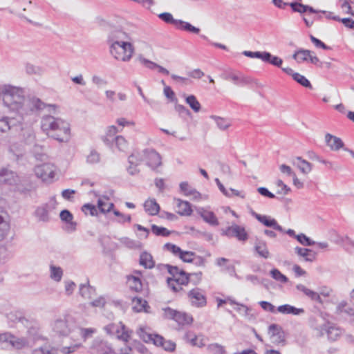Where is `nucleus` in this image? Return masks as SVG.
I'll return each instance as SVG.
<instances>
[{
  "label": "nucleus",
  "mask_w": 354,
  "mask_h": 354,
  "mask_svg": "<svg viewBox=\"0 0 354 354\" xmlns=\"http://www.w3.org/2000/svg\"><path fill=\"white\" fill-rule=\"evenodd\" d=\"M140 264L145 268L151 269L154 266V261L151 254L143 252L140 256Z\"/></svg>",
  "instance_id": "nucleus-35"
},
{
  "label": "nucleus",
  "mask_w": 354,
  "mask_h": 354,
  "mask_svg": "<svg viewBox=\"0 0 354 354\" xmlns=\"http://www.w3.org/2000/svg\"><path fill=\"white\" fill-rule=\"evenodd\" d=\"M270 275L275 280L282 282L286 283L288 281V278L283 274L278 269L274 268L270 271Z\"/></svg>",
  "instance_id": "nucleus-59"
},
{
  "label": "nucleus",
  "mask_w": 354,
  "mask_h": 354,
  "mask_svg": "<svg viewBox=\"0 0 354 354\" xmlns=\"http://www.w3.org/2000/svg\"><path fill=\"white\" fill-rule=\"evenodd\" d=\"M293 79L301 86L306 88H312V85L310 82L304 75L298 73H296L295 74L293 75Z\"/></svg>",
  "instance_id": "nucleus-53"
},
{
  "label": "nucleus",
  "mask_w": 354,
  "mask_h": 354,
  "mask_svg": "<svg viewBox=\"0 0 354 354\" xmlns=\"http://www.w3.org/2000/svg\"><path fill=\"white\" fill-rule=\"evenodd\" d=\"M125 43L130 46L129 51H126V49L124 50V46H122V45L120 44L118 48L115 47L116 54H111L116 60L127 62L132 58L135 48L131 43V40L127 41Z\"/></svg>",
  "instance_id": "nucleus-10"
},
{
  "label": "nucleus",
  "mask_w": 354,
  "mask_h": 354,
  "mask_svg": "<svg viewBox=\"0 0 354 354\" xmlns=\"http://www.w3.org/2000/svg\"><path fill=\"white\" fill-rule=\"evenodd\" d=\"M310 53L311 51L310 50L299 49L295 51L292 55V58L295 59L298 63H301L302 62H308Z\"/></svg>",
  "instance_id": "nucleus-40"
},
{
  "label": "nucleus",
  "mask_w": 354,
  "mask_h": 354,
  "mask_svg": "<svg viewBox=\"0 0 354 354\" xmlns=\"http://www.w3.org/2000/svg\"><path fill=\"white\" fill-rule=\"evenodd\" d=\"M195 257L196 254L194 252L182 250L178 257L184 262L192 263L194 261Z\"/></svg>",
  "instance_id": "nucleus-54"
},
{
  "label": "nucleus",
  "mask_w": 354,
  "mask_h": 354,
  "mask_svg": "<svg viewBox=\"0 0 354 354\" xmlns=\"http://www.w3.org/2000/svg\"><path fill=\"white\" fill-rule=\"evenodd\" d=\"M254 250L262 258L268 259L270 257V252L265 241L257 239L254 243Z\"/></svg>",
  "instance_id": "nucleus-21"
},
{
  "label": "nucleus",
  "mask_w": 354,
  "mask_h": 354,
  "mask_svg": "<svg viewBox=\"0 0 354 354\" xmlns=\"http://www.w3.org/2000/svg\"><path fill=\"white\" fill-rule=\"evenodd\" d=\"M137 59L140 64L149 69L153 70L158 66L156 63L145 58L142 55H140Z\"/></svg>",
  "instance_id": "nucleus-58"
},
{
  "label": "nucleus",
  "mask_w": 354,
  "mask_h": 354,
  "mask_svg": "<svg viewBox=\"0 0 354 354\" xmlns=\"http://www.w3.org/2000/svg\"><path fill=\"white\" fill-rule=\"evenodd\" d=\"M251 214L265 226L272 227V229L280 232H283V227L277 223L274 218H272L270 216L266 215L257 214L253 210L251 211Z\"/></svg>",
  "instance_id": "nucleus-15"
},
{
  "label": "nucleus",
  "mask_w": 354,
  "mask_h": 354,
  "mask_svg": "<svg viewBox=\"0 0 354 354\" xmlns=\"http://www.w3.org/2000/svg\"><path fill=\"white\" fill-rule=\"evenodd\" d=\"M3 208L0 207V241L4 239L10 231V224L3 216Z\"/></svg>",
  "instance_id": "nucleus-29"
},
{
  "label": "nucleus",
  "mask_w": 354,
  "mask_h": 354,
  "mask_svg": "<svg viewBox=\"0 0 354 354\" xmlns=\"http://www.w3.org/2000/svg\"><path fill=\"white\" fill-rule=\"evenodd\" d=\"M132 302L133 304V309L136 312H138V313L142 312V311H144L146 313L149 312V310L150 308V306L148 305L147 301L145 299H142L141 297H136L133 298Z\"/></svg>",
  "instance_id": "nucleus-27"
},
{
  "label": "nucleus",
  "mask_w": 354,
  "mask_h": 354,
  "mask_svg": "<svg viewBox=\"0 0 354 354\" xmlns=\"http://www.w3.org/2000/svg\"><path fill=\"white\" fill-rule=\"evenodd\" d=\"M32 153L36 159L39 160H43L44 157L46 156V154L43 150V147L39 145H35L33 147Z\"/></svg>",
  "instance_id": "nucleus-63"
},
{
  "label": "nucleus",
  "mask_w": 354,
  "mask_h": 354,
  "mask_svg": "<svg viewBox=\"0 0 354 354\" xmlns=\"http://www.w3.org/2000/svg\"><path fill=\"white\" fill-rule=\"evenodd\" d=\"M222 77L225 80L232 81L234 84L236 86H247L250 84H255L260 86L257 80L252 79L249 76L242 75L241 73L229 72L222 75Z\"/></svg>",
  "instance_id": "nucleus-7"
},
{
  "label": "nucleus",
  "mask_w": 354,
  "mask_h": 354,
  "mask_svg": "<svg viewBox=\"0 0 354 354\" xmlns=\"http://www.w3.org/2000/svg\"><path fill=\"white\" fill-rule=\"evenodd\" d=\"M188 297L192 304L196 307L201 308L206 305V297L199 288H194L188 293Z\"/></svg>",
  "instance_id": "nucleus-16"
},
{
  "label": "nucleus",
  "mask_w": 354,
  "mask_h": 354,
  "mask_svg": "<svg viewBox=\"0 0 354 354\" xmlns=\"http://www.w3.org/2000/svg\"><path fill=\"white\" fill-rule=\"evenodd\" d=\"M295 250L296 254L303 257L306 261L313 262L316 259V253L310 249L296 247Z\"/></svg>",
  "instance_id": "nucleus-26"
},
{
  "label": "nucleus",
  "mask_w": 354,
  "mask_h": 354,
  "mask_svg": "<svg viewBox=\"0 0 354 354\" xmlns=\"http://www.w3.org/2000/svg\"><path fill=\"white\" fill-rule=\"evenodd\" d=\"M154 344L161 346L167 351H174L176 348V344L171 340H166L163 337L156 335L154 338Z\"/></svg>",
  "instance_id": "nucleus-19"
},
{
  "label": "nucleus",
  "mask_w": 354,
  "mask_h": 354,
  "mask_svg": "<svg viewBox=\"0 0 354 354\" xmlns=\"http://www.w3.org/2000/svg\"><path fill=\"white\" fill-rule=\"evenodd\" d=\"M25 121L26 120H21L18 117H3L0 119V133H6L14 127L21 125V123Z\"/></svg>",
  "instance_id": "nucleus-13"
},
{
  "label": "nucleus",
  "mask_w": 354,
  "mask_h": 354,
  "mask_svg": "<svg viewBox=\"0 0 354 354\" xmlns=\"http://www.w3.org/2000/svg\"><path fill=\"white\" fill-rule=\"evenodd\" d=\"M59 216L60 219L68 225V230L71 232L75 230L76 223L73 221V216L68 210L64 209L61 211Z\"/></svg>",
  "instance_id": "nucleus-25"
},
{
  "label": "nucleus",
  "mask_w": 354,
  "mask_h": 354,
  "mask_svg": "<svg viewBox=\"0 0 354 354\" xmlns=\"http://www.w3.org/2000/svg\"><path fill=\"white\" fill-rule=\"evenodd\" d=\"M222 234L229 237H236L239 241H245L248 239V235L244 227L236 224L232 225L223 230Z\"/></svg>",
  "instance_id": "nucleus-11"
},
{
  "label": "nucleus",
  "mask_w": 354,
  "mask_h": 354,
  "mask_svg": "<svg viewBox=\"0 0 354 354\" xmlns=\"http://www.w3.org/2000/svg\"><path fill=\"white\" fill-rule=\"evenodd\" d=\"M115 146L118 149V150L124 151L128 147V142L125 140V138L122 136H116L113 140Z\"/></svg>",
  "instance_id": "nucleus-52"
},
{
  "label": "nucleus",
  "mask_w": 354,
  "mask_h": 354,
  "mask_svg": "<svg viewBox=\"0 0 354 354\" xmlns=\"http://www.w3.org/2000/svg\"><path fill=\"white\" fill-rule=\"evenodd\" d=\"M128 162L129 166L127 167V171L130 175H136L140 172V170L137 168V166L140 165L139 160L137 159L136 156L134 155L133 152L129 156Z\"/></svg>",
  "instance_id": "nucleus-32"
},
{
  "label": "nucleus",
  "mask_w": 354,
  "mask_h": 354,
  "mask_svg": "<svg viewBox=\"0 0 354 354\" xmlns=\"http://www.w3.org/2000/svg\"><path fill=\"white\" fill-rule=\"evenodd\" d=\"M143 153L147 160V165L152 169H156L162 165L161 156L154 149H146L143 150Z\"/></svg>",
  "instance_id": "nucleus-12"
},
{
  "label": "nucleus",
  "mask_w": 354,
  "mask_h": 354,
  "mask_svg": "<svg viewBox=\"0 0 354 354\" xmlns=\"http://www.w3.org/2000/svg\"><path fill=\"white\" fill-rule=\"evenodd\" d=\"M118 130L115 126H110L108 127L106 135L102 137V141L107 146H111L113 142V140L111 138L113 137L117 133Z\"/></svg>",
  "instance_id": "nucleus-41"
},
{
  "label": "nucleus",
  "mask_w": 354,
  "mask_h": 354,
  "mask_svg": "<svg viewBox=\"0 0 354 354\" xmlns=\"http://www.w3.org/2000/svg\"><path fill=\"white\" fill-rule=\"evenodd\" d=\"M22 324L27 328L28 339L33 342L39 340H46L47 338L41 333V327L39 323L32 318L22 319Z\"/></svg>",
  "instance_id": "nucleus-5"
},
{
  "label": "nucleus",
  "mask_w": 354,
  "mask_h": 354,
  "mask_svg": "<svg viewBox=\"0 0 354 354\" xmlns=\"http://www.w3.org/2000/svg\"><path fill=\"white\" fill-rule=\"evenodd\" d=\"M338 310L346 314L351 322H354V308L347 306L345 303H340L337 306Z\"/></svg>",
  "instance_id": "nucleus-47"
},
{
  "label": "nucleus",
  "mask_w": 354,
  "mask_h": 354,
  "mask_svg": "<svg viewBox=\"0 0 354 354\" xmlns=\"http://www.w3.org/2000/svg\"><path fill=\"white\" fill-rule=\"evenodd\" d=\"M55 166L50 163H44L35 167V175L43 181H50L55 176Z\"/></svg>",
  "instance_id": "nucleus-9"
},
{
  "label": "nucleus",
  "mask_w": 354,
  "mask_h": 354,
  "mask_svg": "<svg viewBox=\"0 0 354 354\" xmlns=\"http://www.w3.org/2000/svg\"><path fill=\"white\" fill-rule=\"evenodd\" d=\"M192 275H196L198 279H201L202 272L195 274H188L186 272L181 271L176 278H168L167 284L168 286L175 292H180L183 290V285H187L189 281V277Z\"/></svg>",
  "instance_id": "nucleus-6"
},
{
  "label": "nucleus",
  "mask_w": 354,
  "mask_h": 354,
  "mask_svg": "<svg viewBox=\"0 0 354 354\" xmlns=\"http://www.w3.org/2000/svg\"><path fill=\"white\" fill-rule=\"evenodd\" d=\"M57 349L51 346H41L32 351V354H57Z\"/></svg>",
  "instance_id": "nucleus-43"
},
{
  "label": "nucleus",
  "mask_w": 354,
  "mask_h": 354,
  "mask_svg": "<svg viewBox=\"0 0 354 354\" xmlns=\"http://www.w3.org/2000/svg\"><path fill=\"white\" fill-rule=\"evenodd\" d=\"M128 283L130 288L136 292H140L142 290V283L138 276H129Z\"/></svg>",
  "instance_id": "nucleus-37"
},
{
  "label": "nucleus",
  "mask_w": 354,
  "mask_h": 354,
  "mask_svg": "<svg viewBox=\"0 0 354 354\" xmlns=\"http://www.w3.org/2000/svg\"><path fill=\"white\" fill-rule=\"evenodd\" d=\"M145 210L149 215H156L160 211V206L155 199L147 200L144 203Z\"/></svg>",
  "instance_id": "nucleus-34"
},
{
  "label": "nucleus",
  "mask_w": 354,
  "mask_h": 354,
  "mask_svg": "<svg viewBox=\"0 0 354 354\" xmlns=\"http://www.w3.org/2000/svg\"><path fill=\"white\" fill-rule=\"evenodd\" d=\"M80 335L84 341H86L88 338L91 337L94 333H96V329L94 328H80Z\"/></svg>",
  "instance_id": "nucleus-60"
},
{
  "label": "nucleus",
  "mask_w": 354,
  "mask_h": 354,
  "mask_svg": "<svg viewBox=\"0 0 354 354\" xmlns=\"http://www.w3.org/2000/svg\"><path fill=\"white\" fill-rule=\"evenodd\" d=\"M131 333V331H129L126 326L122 322H120L115 335H117L118 339L127 342L130 339Z\"/></svg>",
  "instance_id": "nucleus-33"
},
{
  "label": "nucleus",
  "mask_w": 354,
  "mask_h": 354,
  "mask_svg": "<svg viewBox=\"0 0 354 354\" xmlns=\"http://www.w3.org/2000/svg\"><path fill=\"white\" fill-rule=\"evenodd\" d=\"M14 348L21 350L25 348H29L32 346L30 344V341L26 337H17L12 335V339L10 344Z\"/></svg>",
  "instance_id": "nucleus-24"
},
{
  "label": "nucleus",
  "mask_w": 354,
  "mask_h": 354,
  "mask_svg": "<svg viewBox=\"0 0 354 354\" xmlns=\"http://www.w3.org/2000/svg\"><path fill=\"white\" fill-rule=\"evenodd\" d=\"M50 277L56 281H59L62 279L63 272L60 267H57L53 265L50 266Z\"/></svg>",
  "instance_id": "nucleus-51"
},
{
  "label": "nucleus",
  "mask_w": 354,
  "mask_h": 354,
  "mask_svg": "<svg viewBox=\"0 0 354 354\" xmlns=\"http://www.w3.org/2000/svg\"><path fill=\"white\" fill-rule=\"evenodd\" d=\"M207 350L211 354H226L227 353L225 347L218 343L209 344Z\"/></svg>",
  "instance_id": "nucleus-45"
},
{
  "label": "nucleus",
  "mask_w": 354,
  "mask_h": 354,
  "mask_svg": "<svg viewBox=\"0 0 354 354\" xmlns=\"http://www.w3.org/2000/svg\"><path fill=\"white\" fill-rule=\"evenodd\" d=\"M263 61L277 67H281L283 63L282 59L266 51H264Z\"/></svg>",
  "instance_id": "nucleus-39"
},
{
  "label": "nucleus",
  "mask_w": 354,
  "mask_h": 354,
  "mask_svg": "<svg viewBox=\"0 0 354 354\" xmlns=\"http://www.w3.org/2000/svg\"><path fill=\"white\" fill-rule=\"evenodd\" d=\"M277 310L284 315L291 314L294 315H299L304 313V310L303 308H297L289 304L279 306Z\"/></svg>",
  "instance_id": "nucleus-28"
},
{
  "label": "nucleus",
  "mask_w": 354,
  "mask_h": 354,
  "mask_svg": "<svg viewBox=\"0 0 354 354\" xmlns=\"http://www.w3.org/2000/svg\"><path fill=\"white\" fill-rule=\"evenodd\" d=\"M325 140L327 145L334 151L339 150L343 147L344 143L342 140L336 136H334L330 133H326L325 136Z\"/></svg>",
  "instance_id": "nucleus-23"
},
{
  "label": "nucleus",
  "mask_w": 354,
  "mask_h": 354,
  "mask_svg": "<svg viewBox=\"0 0 354 354\" xmlns=\"http://www.w3.org/2000/svg\"><path fill=\"white\" fill-rule=\"evenodd\" d=\"M177 28L186 30L187 32H193L195 34H198L200 32V29L198 28L194 27L191 24L184 21L183 20H180Z\"/></svg>",
  "instance_id": "nucleus-46"
},
{
  "label": "nucleus",
  "mask_w": 354,
  "mask_h": 354,
  "mask_svg": "<svg viewBox=\"0 0 354 354\" xmlns=\"http://www.w3.org/2000/svg\"><path fill=\"white\" fill-rule=\"evenodd\" d=\"M26 73L28 75H40L41 68L32 64H27L25 66Z\"/></svg>",
  "instance_id": "nucleus-62"
},
{
  "label": "nucleus",
  "mask_w": 354,
  "mask_h": 354,
  "mask_svg": "<svg viewBox=\"0 0 354 354\" xmlns=\"http://www.w3.org/2000/svg\"><path fill=\"white\" fill-rule=\"evenodd\" d=\"M197 213L203 218V219L211 225L216 226L218 221L213 212L209 211L203 207L196 209Z\"/></svg>",
  "instance_id": "nucleus-18"
},
{
  "label": "nucleus",
  "mask_w": 354,
  "mask_h": 354,
  "mask_svg": "<svg viewBox=\"0 0 354 354\" xmlns=\"http://www.w3.org/2000/svg\"><path fill=\"white\" fill-rule=\"evenodd\" d=\"M97 207L100 211L104 214L109 212L114 207V204L112 203H106L104 201L102 198H99L97 201Z\"/></svg>",
  "instance_id": "nucleus-49"
},
{
  "label": "nucleus",
  "mask_w": 354,
  "mask_h": 354,
  "mask_svg": "<svg viewBox=\"0 0 354 354\" xmlns=\"http://www.w3.org/2000/svg\"><path fill=\"white\" fill-rule=\"evenodd\" d=\"M163 248L165 250L171 252L175 256L178 257H179L180 253L182 252V250L178 246L170 243L165 244Z\"/></svg>",
  "instance_id": "nucleus-64"
},
{
  "label": "nucleus",
  "mask_w": 354,
  "mask_h": 354,
  "mask_svg": "<svg viewBox=\"0 0 354 354\" xmlns=\"http://www.w3.org/2000/svg\"><path fill=\"white\" fill-rule=\"evenodd\" d=\"M295 239L304 246H311L316 243L315 241L311 240L310 238L306 236L304 234H299L295 236Z\"/></svg>",
  "instance_id": "nucleus-56"
},
{
  "label": "nucleus",
  "mask_w": 354,
  "mask_h": 354,
  "mask_svg": "<svg viewBox=\"0 0 354 354\" xmlns=\"http://www.w3.org/2000/svg\"><path fill=\"white\" fill-rule=\"evenodd\" d=\"M151 231L156 236H168L171 234L170 231L167 228L164 227H159L156 225H152Z\"/></svg>",
  "instance_id": "nucleus-55"
},
{
  "label": "nucleus",
  "mask_w": 354,
  "mask_h": 354,
  "mask_svg": "<svg viewBox=\"0 0 354 354\" xmlns=\"http://www.w3.org/2000/svg\"><path fill=\"white\" fill-rule=\"evenodd\" d=\"M174 320L179 325L189 324L192 322V317L185 313L177 311Z\"/></svg>",
  "instance_id": "nucleus-42"
},
{
  "label": "nucleus",
  "mask_w": 354,
  "mask_h": 354,
  "mask_svg": "<svg viewBox=\"0 0 354 354\" xmlns=\"http://www.w3.org/2000/svg\"><path fill=\"white\" fill-rule=\"evenodd\" d=\"M297 289L302 292H304L307 297L310 298L313 301H317L319 304H322V300L319 296V295L306 288L305 286L302 284H299L297 286Z\"/></svg>",
  "instance_id": "nucleus-31"
},
{
  "label": "nucleus",
  "mask_w": 354,
  "mask_h": 354,
  "mask_svg": "<svg viewBox=\"0 0 354 354\" xmlns=\"http://www.w3.org/2000/svg\"><path fill=\"white\" fill-rule=\"evenodd\" d=\"M132 40L131 33L129 32L124 27L109 26L107 33V43L109 46L110 54H116L115 47H118L120 44L124 46L126 51H129V45L125 41Z\"/></svg>",
  "instance_id": "nucleus-3"
},
{
  "label": "nucleus",
  "mask_w": 354,
  "mask_h": 354,
  "mask_svg": "<svg viewBox=\"0 0 354 354\" xmlns=\"http://www.w3.org/2000/svg\"><path fill=\"white\" fill-rule=\"evenodd\" d=\"M138 335L146 343L153 342L154 344V338L156 335L147 333L142 328H140Z\"/></svg>",
  "instance_id": "nucleus-61"
},
{
  "label": "nucleus",
  "mask_w": 354,
  "mask_h": 354,
  "mask_svg": "<svg viewBox=\"0 0 354 354\" xmlns=\"http://www.w3.org/2000/svg\"><path fill=\"white\" fill-rule=\"evenodd\" d=\"M89 351L93 354H115L111 344L100 337L93 340Z\"/></svg>",
  "instance_id": "nucleus-8"
},
{
  "label": "nucleus",
  "mask_w": 354,
  "mask_h": 354,
  "mask_svg": "<svg viewBox=\"0 0 354 354\" xmlns=\"http://www.w3.org/2000/svg\"><path fill=\"white\" fill-rule=\"evenodd\" d=\"M1 95L4 106L21 120L29 121L46 107L49 108L50 112H55L57 109L56 104H46L36 97L27 99L25 88L21 86L3 84L1 86Z\"/></svg>",
  "instance_id": "nucleus-1"
},
{
  "label": "nucleus",
  "mask_w": 354,
  "mask_h": 354,
  "mask_svg": "<svg viewBox=\"0 0 354 354\" xmlns=\"http://www.w3.org/2000/svg\"><path fill=\"white\" fill-rule=\"evenodd\" d=\"M41 127L49 136L60 142H67L70 138V124L59 118L44 115Z\"/></svg>",
  "instance_id": "nucleus-2"
},
{
  "label": "nucleus",
  "mask_w": 354,
  "mask_h": 354,
  "mask_svg": "<svg viewBox=\"0 0 354 354\" xmlns=\"http://www.w3.org/2000/svg\"><path fill=\"white\" fill-rule=\"evenodd\" d=\"M82 211L86 214H90L91 216L97 215V207L92 204L86 203L82 207Z\"/></svg>",
  "instance_id": "nucleus-57"
},
{
  "label": "nucleus",
  "mask_w": 354,
  "mask_h": 354,
  "mask_svg": "<svg viewBox=\"0 0 354 354\" xmlns=\"http://www.w3.org/2000/svg\"><path fill=\"white\" fill-rule=\"evenodd\" d=\"M176 206L178 207L177 213L181 216H189L192 214V209L191 204L179 198H175Z\"/></svg>",
  "instance_id": "nucleus-20"
},
{
  "label": "nucleus",
  "mask_w": 354,
  "mask_h": 354,
  "mask_svg": "<svg viewBox=\"0 0 354 354\" xmlns=\"http://www.w3.org/2000/svg\"><path fill=\"white\" fill-rule=\"evenodd\" d=\"M159 18L167 24L174 25L176 28L178 26L180 19H174L172 15L169 12H163L158 15Z\"/></svg>",
  "instance_id": "nucleus-48"
},
{
  "label": "nucleus",
  "mask_w": 354,
  "mask_h": 354,
  "mask_svg": "<svg viewBox=\"0 0 354 354\" xmlns=\"http://www.w3.org/2000/svg\"><path fill=\"white\" fill-rule=\"evenodd\" d=\"M52 328L59 336L66 337L76 328V325L72 317L66 316L55 320Z\"/></svg>",
  "instance_id": "nucleus-4"
},
{
  "label": "nucleus",
  "mask_w": 354,
  "mask_h": 354,
  "mask_svg": "<svg viewBox=\"0 0 354 354\" xmlns=\"http://www.w3.org/2000/svg\"><path fill=\"white\" fill-rule=\"evenodd\" d=\"M35 214L39 221L44 222L49 221L48 212L46 207H39L35 211Z\"/></svg>",
  "instance_id": "nucleus-50"
},
{
  "label": "nucleus",
  "mask_w": 354,
  "mask_h": 354,
  "mask_svg": "<svg viewBox=\"0 0 354 354\" xmlns=\"http://www.w3.org/2000/svg\"><path fill=\"white\" fill-rule=\"evenodd\" d=\"M289 6L291 7L292 11L299 13H304L306 12H309L310 13H319L320 11L318 10L314 9L313 7L302 4L299 2H292L289 3Z\"/></svg>",
  "instance_id": "nucleus-22"
},
{
  "label": "nucleus",
  "mask_w": 354,
  "mask_h": 354,
  "mask_svg": "<svg viewBox=\"0 0 354 354\" xmlns=\"http://www.w3.org/2000/svg\"><path fill=\"white\" fill-rule=\"evenodd\" d=\"M185 102L189 104L190 108L196 113L200 111L201 106L194 95H190L185 98Z\"/></svg>",
  "instance_id": "nucleus-44"
},
{
  "label": "nucleus",
  "mask_w": 354,
  "mask_h": 354,
  "mask_svg": "<svg viewBox=\"0 0 354 354\" xmlns=\"http://www.w3.org/2000/svg\"><path fill=\"white\" fill-rule=\"evenodd\" d=\"M319 331V335L323 336L324 333H326L328 338L330 341H336L343 333V330L339 327L334 326H328L324 324L320 326Z\"/></svg>",
  "instance_id": "nucleus-14"
},
{
  "label": "nucleus",
  "mask_w": 354,
  "mask_h": 354,
  "mask_svg": "<svg viewBox=\"0 0 354 354\" xmlns=\"http://www.w3.org/2000/svg\"><path fill=\"white\" fill-rule=\"evenodd\" d=\"M80 294L85 299H92L95 295V289L91 286L88 283L80 286Z\"/></svg>",
  "instance_id": "nucleus-30"
},
{
  "label": "nucleus",
  "mask_w": 354,
  "mask_h": 354,
  "mask_svg": "<svg viewBox=\"0 0 354 354\" xmlns=\"http://www.w3.org/2000/svg\"><path fill=\"white\" fill-rule=\"evenodd\" d=\"M295 159L297 160V162L294 160L293 164L297 165L303 174H308L312 170L311 163L302 159L301 157H297Z\"/></svg>",
  "instance_id": "nucleus-36"
},
{
  "label": "nucleus",
  "mask_w": 354,
  "mask_h": 354,
  "mask_svg": "<svg viewBox=\"0 0 354 354\" xmlns=\"http://www.w3.org/2000/svg\"><path fill=\"white\" fill-rule=\"evenodd\" d=\"M210 118L215 121L217 127L221 131H225L231 126L230 121L227 118L214 115H211Z\"/></svg>",
  "instance_id": "nucleus-38"
},
{
  "label": "nucleus",
  "mask_w": 354,
  "mask_h": 354,
  "mask_svg": "<svg viewBox=\"0 0 354 354\" xmlns=\"http://www.w3.org/2000/svg\"><path fill=\"white\" fill-rule=\"evenodd\" d=\"M268 333L272 343L279 344L284 342V333L280 326L275 324H271L268 328Z\"/></svg>",
  "instance_id": "nucleus-17"
}]
</instances>
